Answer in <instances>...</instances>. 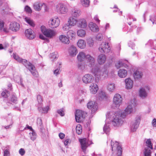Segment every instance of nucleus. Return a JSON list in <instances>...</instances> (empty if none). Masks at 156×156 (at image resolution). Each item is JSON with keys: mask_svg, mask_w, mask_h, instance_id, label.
Wrapping results in <instances>:
<instances>
[{"mask_svg": "<svg viewBox=\"0 0 156 156\" xmlns=\"http://www.w3.org/2000/svg\"><path fill=\"white\" fill-rule=\"evenodd\" d=\"M77 20L73 18H70L68 20V24L69 26H74L77 25Z\"/></svg>", "mask_w": 156, "mask_h": 156, "instance_id": "32", "label": "nucleus"}, {"mask_svg": "<svg viewBox=\"0 0 156 156\" xmlns=\"http://www.w3.org/2000/svg\"><path fill=\"white\" fill-rule=\"evenodd\" d=\"M87 41L88 44L90 47L93 46L94 45V41L91 38H89L87 40Z\"/></svg>", "mask_w": 156, "mask_h": 156, "instance_id": "47", "label": "nucleus"}, {"mask_svg": "<svg viewBox=\"0 0 156 156\" xmlns=\"http://www.w3.org/2000/svg\"><path fill=\"white\" fill-rule=\"evenodd\" d=\"M134 105H128L124 112L121 113L122 117L123 118H125L128 115L132 113L134 111Z\"/></svg>", "mask_w": 156, "mask_h": 156, "instance_id": "13", "label": "nucleus"}, {"mask_svg": "<svg viewBox=\"0 0 156 156\" xmlns=\"http://www.w3.org/2000/svg\"><path fill=\"white\" fill-rule=\"evenodd\" d=\"M57 112L62 116H63L64 115V113L63 109L58 110L57 111Z\"/></svg>", "mask_w": 156, "mask_h": 156, "instance_id": "56", "label": "nucleus"}, {"mask_svg": "<svg viewBox=\"0 0 156 156\" xmlns=\"http://www.w3.org/2000/svg\"><path fill=\"white\" fill-rule=\"evenodd\" d=\"M106 122L108 119L110 120L111 123L115 127L120 126L123 123L122 118H124L122 116L121 113L119 112H110L106 115Z\"/></svg>", "mask_w": 156, "mask_h": 156, "instance_id": "1", "label": "nucleus"}, {"mask_svg": "<svg viewBox=\"0 0 156 156\" xmlns=\"http://www.w3.org/2000/svg\"><path fill=\"white\" fill-rule=\"evenodd\" d=\"M87 106L88 108L91 109L92 112H94L98 108L97 103L92 101L89 102Z\"/></svg>", "mask_w": 156, "mask_h": 156, "instance_id": "17", "label": "nucleus"}, {"mask_svg": "<svg viewBox=\"0 0 156 156\" xmlns=\"http://www.w3.org/2000/svg\"><path fill=\"white\" fill-rule=\"evenodd\" d=\"M126 87L127 89H130L133 86V81L130 78L126 79L125 80Z\"/></svg>", "mask_w": 156, "mask_h": 156, "instance_id": "24", "label": "nucleus"}, {"mask_svg": "<svg viewBox=\"0 0 156 156\" xmlns=\"http://www.w3.org/2000/svg\"><path fill=\"white\" fill-rule=\"evenodd\" d=\"M106 58L104 54H100L97 58V61L100 65L103 64L106 61Z\"/></svg>", "mask_w": 156, "mask_h": 156, "instance_id": "21", "label": "nucleus"}, {"mask_svg": "<svg viewBox=\"0 0 156 156\" xmlns=\"http://www.w3.org/2000/svg\"><path fill=\"white\" fill-rule=\"evenodd\" d=\"M11 101L12 103L16 104L17 103V98L15 95H13L11 97Z\"/></svg>", "mask_w": 156, "mask_h": 156, "instance_id": "48", "label": "nucleus"}, {"mask_svg": "<svg viewBox=\"0 0 156 156\" xmlns=\"http://www.w3.org/2000/svg\"><path fill=\"white\" fill-rule=\"evenodd\" d=\"M10 152L9 150L6 149L4 151V156H9Z\"/></svg>", "mask_w": 156, "mask_h": 156, "instance_id": "60", "label": "nucleus"}, {"mask_svg": "<svg viewBox=\"0 0 156 156\" xmlns=\"http://www.w3.org/2000/svg\"><path fill=\"white\" fill-rule=\"evenodd\" d=\"M98 49L101 53H107L110 52L111 48L108 43L103 42L100 45Z\"/></svg>", "mask_w": 156, "mask_h": 156, "instance_id": "10", "label": "nucleus"}, {"mask_svg": "<svg viewBox=\"0 0 156 156\" xmlns=\"http://www.w3.org/2000/svg\"><path fill=\"white\" fill-rule=\"evenodd\" d=\"M9 28L12 31H17L20 29V25L16 22H14L11 23Z\"/></svg>", "mask_w": 156, "mask_h": 156, "instance_id": "19", "label": "nucleus"}, {"mask_svg": "<svg viewBox=\"0 0 156 156\" xmlns=\"http://www.w3.org/2000/svg\"><path fill=\"white\" fill-rule=\"evenodd\" d=\"M56 34V33L55 30L48 29L44 35L47 37L51 38L55 36Z\"/></svg>", "mask_w": 156, "mask_h": 156, "instance_id": "18", "label": "nucleus"}, {"mask_svg": "<svg viewBox=\"0 0 156 156\" xmlns=\"http://www.w3.org/2000/svg\"><path fill=\"white\" fill-rule=\"evenodd\" d=\"M25 153V151L24 149L21 148L19 150V153L22 156Z\"/></svg>", "mask_w": 156, "mask_h": 156, "instance_id": "59", "label": "nucleus"}, {"mask_svg": "<svg viewBox=\"0 0 156 156\" xmlns=\"http://www.w3.org/2000/svg\"><path fill=\"white\" fill-rule=\"evenodd\" d=\"M37 126L40 127L41 129L42 128V122L41 119L40 118H38L37 121Z\"/></svg>", "mask_w": 156, "mask_h": 156, "instance_id": "49", "label": "nucleus"}, {"mask_svg": "<svg viewBox=\"0 0 156 156\" xmlns=\"http://www.w3.org/2000/svg\"><path fill=\"white\" fill-rule=\"evenodd\" d=\"M133 75L135 80H138L142 78L143 73L141 71L136 70L134 71Z\"/></svg>", "mask_w": 156, "mask_h": 156, "instance_id": "22", "label": "nucleus"}, {"mask_svg": "<svg viewBox=\"0 0 156 156\" xmlns=\"http://www.w3.org/2000/svg\"><path fill=\"white\" fill-rule=\"evenodd\" d=\"M115 66L117 69H118L122 66H123V65L122 62L121 61H118L115 64Z\"/></svg>", "mask_w": 156, "mask_h": 156, "instance_id": "54", "label": "nucleus"}, {"mask_svg": "<svg viewBox=\"0 0 156 156\" xmlns=\"http://www.w3.org/2000/svg\"><path fill=\"white\" fill-rule=\"evenodd\" d=\"M117 154L118 156H121L122 154V149L121 147H118Z\"/></svg>", "mask_w": 156, "mask_h": 156, "instance_id": "50", "label": "nucleus"}, {"mask_svg": "<svg viewBox=\"0 0 156 156\" xmlns=\"http://www.w3.org/2000/svg\"><path fill=\"white\" fill-rule=\"evenodd\" d=\"M111 146L112 147V151L113 150L114 148L115 149L118 148V147H121V146L119 145V143L118 142L115 141V143L112 142V141H111Z\"/></svg>", "mask_w": 156, "mask_h": 156, "instance_id": "37", "label": "nucleus"}, {"mask_svg": "<svg viewBox=\"0 0 156 156\" xmlns=\"http://www.w3.org/2000/svg\"><path fill=\"white\" fill-rule=\"evenodd\" d=\"M60 23V20L57 17H54L50 19L48 21L49 27L52 28H54L58 27Z\"/></svg>", "mask_w": 156, "mask_h": 156, "instance_id": "7", "label": "nucleus"}, {"mask_svg": "<svg viewBox=\"0 0 156 156\" xmlns=\"http://www.w3.org/2000/svg\"><path fill=\"white\" fill-rule=\"evenodd\" d=\"M78 46L81 49H84L86 47V43L83 40H79L77 43Z\"/></svg>", "mask_w": 156, "mask_h": 156, "instance_id": "30", "label": "nucleus"}, {"mask_svg": "<svg viewBox=\"0 0 156 156\" xmlns=\"http://www.w3.org/2000/svg\"><path fill=\"white\" fill-rule=\"evenodd\" d=\"M122 98L121 96L118 94H115L113 99V104L116 108L119 107L122 103Z\"/></svg>", "mask_w": 156, "mask_h": 156, "instance_id": "11", "label": "nucleus"}, {"mask_svg": "<svg viewBox=\"0 0 156 156\" xmlns=\"http://www.w3.org/2000/svg\"><path fill=\"white\" fill-rule=\"evenodd\" d=\"M90 90L91 93L95 94L98 90V87L96 83H92L90 86Z\"/></svg>", "mask_w": 156, "mask_h": 156, "instance_id": "23", "label": "nucleus"}, {"mask_svg": "<svg viewBox=\"0 0 156 156\" xmlns=\"http://www.w3.org/2000/svg\"><path fill=\"white\" fill-rule=\"evenodd\" d=\"M141 117L140 115H137L133 121L132 122L130 125V130L131 131L134 132L136 131L140 121Z\"/></svg>", "mask_w": 156, "mask_h": 156, "instance_id": "4", "label": "nucleus"}, {"mask_svg": "<svg viewBox=\"0 0 156 156\" xmlns=\"http://www.w3.org/2000/svg\"><path fill=\"white\" fill-rule=\"evenodd\" d=\"M68 52L70 56L74 57L76 55L78 51L76 47L72 45L68 48Z\"/></svg>", "mask_w": 156, "mask_h": 156, "instance_id": "16", "label": "nucleus"}, {"mask_svg": "<svg viewBox=\"0 0 156 156\" xmlns=\"http://www.w3.org/2000/svg\"><path fill=\"white\" fill-rule=\"evenodd\" d=\"M107 87L108 90L110 92H113L115 88V84L112 83H109L107 85Z\"/></svg>", "mask_w": 156, "mask_h": 156, "instance_id": "31", "label": "nucleus"}, {"mask_svg": "<svg viewBox=\"0 0 156 156\" xmlns=\"http://www.w3.org/2000/svg\"><path fill=\"white\" fill-rule=\"evenodd\" d=\"M81 145V147L83 151L85 153L87 147L92 144V142L89 141L86 138H84L79 139Z\"/></svg>", "mask_w": 156, "mask_h": 156, "instance_id": "9", "label": "nucleus"}, {"mask_svg": "<svg viewBox=\"0 0 156 156\" xmlns=\"http://www.w3.org/2000/svg\"><path fill=\"white\" fill-rule=\"evenodd\" d=\"M89 26L90 30L94 32L98 31V29L96 24L93 22H90L89 23Z\"/></svg>", "mask_w": 156, "mask_h": 156, "instance_id": "28", "label": "nucleus"}, {"mask_svg": "<svg viewBox=\"0 0 156 156\" xmlns=\"http://www.w3.org/2000/svg\"><path fill=\"white\" fill-rule=\"evenodd\" d=\"M146 146L147 147L150 148L151 149H153V144L151 143V139H147L146 141Z\"/></svg>", "mask_w": 156, "mask_h": 156, "instance_id": "42", "label": "nucleus"}, {"mask_svg": "<svg viewBox=\"0 0 156 156\" xmlns=\"http://www.w3.org/2000/svg\"><path fill=\"white\" fill-rule=\"evenodd\" d=\"M98 41H101L102 39V36L101 34H98L96 37Z\"/></svg>", "mask_w": 156, "mask_h": 156, "instance_id": "63", "label": "nucleus"}, {"mask_svg": "<svg viewBox=\"0 0 156 156\" xmlns=\"http://www.w3.org/2000/svg\"><path fill=\"white\" fill-rule=\"evenodd\" d=\"M4 27V23L2 21H0V30H1Z\"/></svg>", "mask_w": 156, "mask_h": 156, "instance_id": "62", "label": "nucleus"}, {"mask_svg": "<svg viewBox=\"0 0 156 156\" xmlns=\"http://www.w3.org/2000/svg\"><path fill=\"white\" fill-rule=\"evenodd\" d=\"M77 34L78 36L80 37H84L86 34V31L83 29H80L77 30Z\"/></svg>", "mask_w": 156, "mask_h": 156, "instance_id": "34", "label": "nucleus"}, {"mask_svg": "<svg viewBox=\"0 0 156 156\" xmlns=\"http://www.w3.org/2000/svg\"><path fill=\"white\" fill-rule=\"evenodd\" d=\"M25 35L27 38L29 39H33L35 37V35L34 31L31 29L25 30Z\"/></svg>", "mask_w": 156, "mask_h": 156, "instance_id": "15", "label": "nucleus"}, {"mask_svg": "<svg viewBox=\"0 0 156 156\" xmlns=\"http://www.w3.org/2000/svg\"><path fill=\"white\" fill-rule=\"evenodd\" d=\"M86 56L87 65L90 68L97 65L95 63V59L93 56L89 54L87 55Z\"/></svg>", "mask_w": 156, "mask_h": 156, "instance_id": "12", "label": "nucleus"}, {"mask_svg": "<svg viewBox=\"0 0 156 156\" xmlns=\"http://www.w3.org/2000/svg\"><path fill=\"white\" fill-rule=\"evenodd\" d=\"M150 148L145 147L144 151V156H151V151Z\"/></svg>", "mask_w": 156, "mask_h": 156, "instance_id": "38", "label": "nucleus"}, {"mask_svg": "<svg viewBox=\"0 0 156 156\" xmlns=\"http://www.w3.org/2000/svg\"><path fill=\"white\" fill-rule=\"evenodd\" d=\"M76 35V32L72 30H69L67 33V36L70 39H74Z\"/></svg>", "mask_w": 156, "mask_h": 156, "instance_id": "27", "label": "nucleus"}, {"mask_svg": "<svg viewBox=\"0 0 156 156\" xmlns=\"http://www.w3.org/2000/svg\"><path fill=\"white\" fill-rule=\"evenodd\" d=\"M127 72L126 70L124 69H120L118 72L119 76L121 78H124L126 76Z\"/></svg>", "mask_w": 156, "mask_h": 156, "instance_id": "29", "label": "nucleus"}, {"mask_svg": "<svg viewBox=\"0 0 156 156\" xmlns=\"http://www.w3.org/2000/svg\"><path fill=\"white\" fill-rule=\"evenodd\" d=\"M87 114L85 112L80 110H76L75 116L76 121L78 122H80L82 121Z\"/></svg>", "mask_w": 156, "mask_h": 156, "instance_id": "6", "label": "nucleus"}, {"mask_svg": "<svg viewBox=\"0 0 156 156\" xmlns=\"http://www.w3.org/2000/svg\"><path fill=\"white\" fill-rule=\"evenodd\" d=\"M38 109L39 112L44 113H46L49 110V107L48 106H47L43 108H38Z\"/></svg>", "mask_w": 156, "mask_h": 156, "instance_id": "40", "label": "nucleus"}, {"mask_svg": "<svg viewBox=\"0 0 156 156\" xmlns=\"http://www.w3.org/2000/svg\"><path fill=\"white\" fill-rule=\"evenodd\" d=\"M81 3L82 5L85 7H87L89 5L90 1L89 0H81Z\"/></svg>", "mask_w": 156, "mask_h": 156, "instance_id": "43", "label": "nucleus"}, {"mask_svg": "<svg viewBox=\"0 0 156 156\" xmlns=\"http://www.w3.org/2000/svg\"><path fill=\"white\" fill-rule=\"evenodd\" d=\"M43 6L42 4H40L38 2L35 3L34 5V9L37 11H39L41 9V8Z\"/></svg>", "mask_w": 156, "mask_h": 156, "instance_id": "35", "label": "nucleus"}, {"mask_svg": "<svg viewBox=\"0 0 156 156\" xmlns=\"http://www.w3.org/2000/svg\"><path fill=\"white\" fill-rule=\"evenodd\" d=\"M152 124L153 126L156 127V119L154 118L152 121Z\"/></svg>", "mask_w": 156, "mask_h": 156, "instance_id": "64", "label": "nucleus"}, {"mask_svg": "<svg viewBox=\"0 0 156 156\" xmlns=\"http://www.w3.org/2000/svg\"><path fill=\"white\" fill-rule=\"evenodd\" d=\"M30 139L33 141L35 140L37 138V134L34 130L30 132L29 133Z\"/></svg>", "mask_w": 156, "mask_h": 156, "instance_id": "39", "label": "nucleus"}, {"mask_svg": "<svg viewBox=\"0 0 156 156\" xmlns=\"http://www.w3.org/2000/svg\"><path fill=\"white\" fill-rule=\"evenodd\" d=\"M25 10L27 12L30 13L32 12L31 9L30 8L29 6L27 5L25 8Z\"/></svg>", "mask_w": 156, "mask_h": 156, "instance_id": "58", "label": "nucleus"}, {"mask_svg": "<svg viewBox=\"0 0 156 156\" xmlns=\"http://www.w3.org/2000/svg\"><path fill=\"white\" fill-rule=\"evenodd\" d=\"M37 100L39 104H41L43 101V98L39 94L37 95Z\"/></svg>", "mask_w": 156, "mask_h": 156, "instance_id": "51", "label": "nucleus"}, {"mask_svg": "<svg viewBox=\"0 0 156 156\" xmlns=\"http://www.w3.org/2000/svg\"><path fill=\"white\" fill-rule=\"evenodd\" d=\"M78 68L81 70H83L85 68V65L84 63H79L78 66Z\"/></svg>", "mask_w": 156, "mask_h": 156, "instance_id": "53", "label": "nucleus"}, {"mask_svg": "<svg viewBox=\"0 0 156 156\" xmlns=\"http://www.w3.org/2000/svg\"><path fill=\"white\" fill-rule=\"evenodd\" d=\"M94 80L92 75L90 74L85 75L82 78L83 82L85 83H92Z\"/></svg>", "mask_w": 156, "mask_h": 156, "instance_id": "14", "label": "nucleus"}, {"mask_svg": "<svg viewBox=\"0 0 156 156\" xmlns=\"http://www.w3.org/2000/svg\"><path fill=\"white\" fill-rule=\"evenodd\" d=\"M150 90V87L148 86H145L140 88L139 92V95L140 98L142 99L146 98L148 96Z\"/></svg>", "mask_w": 156, "mask_h": 156, "instance_id": "5", "label": "nucleus"}, {"mask_svg": "<svg viewBox=\"0 0 156 156\" xmlns=\"http://www.w3.org/2000/svg\"><path fill=\"white\" fill-rule=\"evenodd\" d=\"M90 71L95 77L98 80L104 75H105V76L108 74V72L106 70L100 67L97 64L91 68Z\"/></svg>", "mask_w": 156, "mask_h": 156, "instance_id": "3", "label": "nucleus"}, {"mask_svg": "<svg viewBox=\"0 0 156 156\" xmlns=\"http://www.w3.org/2000/svg\"><path fill=\"white\" fill-rule=\"evenodd\" d=\"M76 133L78 134H81L82 132V126L80 124L77 125L76 127Z\"/></svg>", "mask_w": 156, "mask_h": 156, "instance_id": "44", "label": "nucleus"}, {"mask_svg": "<svg viewBox=\"0 0 156 156\" xmlns=\"http://www.w3.org/2000/svg\"><path fill=\"white\" fill-rule=\"evenodd\" d=\"M7 121L9 122V126H4V128L6 129L10 128L13 124L12 119V117H10L8 118L7 119Z\"/></svg>", "mask_w": 156, "mask_h": 156, "instance_id": "45", "label": "nucleus"}, {"mask_svg": "<svg viewBox=\"0 0 156 156\" xmlns=\"http://www.w3.org/2000/svg\"><path fill=\"white\" fill-rule=\"evenodd\" d=\"M110 129L109 127V125L108 123H106L103 127V130L107 134L110 131Z\"/></svg>", "mask_w": 156, "mask_h": 156, "instance_id": "46", "label": "nucleus"}, {"mask_svg": "<svg viewBox=\"0 0 156 156\" xmlns=\"http://www.w3.org/2000/svg\"><path fill=\"white\" fill-rule=\"evenodd\" d=\"M80 14V11L79 9H75L72 11V14L75 17L79 16Z\"/></svg>", "mask_w": 156, "mask_h": 156, "instance_id": "36", "label": "nucleus"}, {"mask_svg": "<svg viewBox=\"0 0 156 156\" xmlns=\"http://www.w3.org/2000/svg\"><path fill=\"white\" fill-rule=\"evenodd\" d=\"M9 92L7 90H5L2 92L1 94L3 97L6 98L8 97V94H9Z\"/></svg>", "mask_w": 156, "mask_h": 156, "instance_id": "52", "label": "nucleus"}, {"mask_svg": "<svg viewBox=\"0 0 156 156\" xmlns=\"http://www.w3.org/2000/svg\"><path fill=\"white\" fill-rule=\"evenodd\" d=\"M47 30V29H46L45 27L44 26H42L41 27V30L43 34H44L46 31Z\"/></svg>", "mask_w": 156, "mask_h": 156, "instance_id": "57", "label": "nucleus"}, {"mask_svg": "<svg viewBox=\"0 0 156 156\" xmlns=\"http://www.w3.org/2000/svg\"><path fill=\"white\" fill-rule=\"evenodd\" d=\"M77 26L81 28H85L87 26L86 20L84 19H80L77 20Z\"/></svg>", "mask_w": 156, "mask_h": 156, "instance_id": "20", "label": "nucleus"}, {"mask_svg": "<svg viewBox=\"0 0 156 156\" xmlns=\"http://www.w3.org/2000/svg\"><path fill=\"white\" fill-rule=\"evenodd\" d=\"M70 28L69 25L67 24H64L62 27V29L64 31H67Z\"/></svg>", "mask_w": 156, "mask_h": 156, "instance_id": "55", "label": "nucleus"}, {"mask_svg": "<svg viewBox=\"0 0 156 156\" xmlns=\"http://www.w3.org/2000/svg\"><path fill=\"white\" fill-rule=\"evenodd\" d=\"M51 56L52 58L55 59L57 58L58 56L57 54H56L55 53H52L51 54Z\"/></svg>", "mask_w": 156, "mask_h": 156, "instance_id": "61", "label": "nucleus"}, {"mask_svg": "<svg viewBox=\"0 0 156 156\" xmlns=\"http://www.w3.org/2000/svg\"><path fill=\"white\" fill-rule=\"evenodd\" d=\"M24 20L31 27H34L35 26L34 21L30 18L26 17L25 18Z\"/></svg>", "mask_w": 156, "mask_h": 156, "instance_id": "33", "label": "nucleus"}, {"mask_svg": "<svg viewBox=\"0 0 156 156\" xmlns=\"http://www.w3.org/2000/svg\"><path fill=\"white\" fill-rule=\"evenodd\" d=\"M13 56L14 58L17 61L23 64L30 71L32 75L35 77L38 76V73L36 70L35 66L30 62L25 59H23L16 54L13 53Z\"/></svg>", "mask_w": 156, "mask_h": 156, "instance_id": "2", "label": "nucleus"}, {"mask_svg": "<svg viewBox=\"0 0 156 156\" xmlns=\"http://www.w3.org/2000/svg\"><path fill=\"white\" fill-rule=\"evenodd\" d=\"M99 99L100 100H103L106 98V96L105 93L102 91L100 92L98 94Z\"/></svg>", "mask_w": 156, "mask_h": 156, "instance_id": "41", "label": "nucleus"}, {"mask_svg": "<svg viewBox=\"0 0 156 156\" xmlns=\"http://www.w3.org/2000/svg\"><path fill=\"white\" fill-rule=\"evenodd\" d=\"M86 55H87L84 52H80L77 56L78 60L81 62L83 61L86 59Z\"/></svg>", "mask_w": 156, "mask_h": 156, "instance_id": "25", "label": "nucleus"}, {"mask_svg": "<svg viewBox=\"0 0 156 156\" xmlns=\"http://www.w3.org/2000/svg\"><path fill=\"white\" fill-rule=\"evenodd\" d=\"M56 11L59 14H65L67 12L68 9L65 5L60 3L56 5Z\"/></svg>", "mask_w": 156, "mask_h": 156, "instance_id": "8", "label": "nucleus"}, {"mask_svg": "<svg viewBox=\"0 0 156 156\" xmlns=\"http://www.w3.org/2000/svg\"><path fill=\"white\" fill-rule=\"evenodd\" d=\"M59 38L61 42L64 44H68L70 43V41L68 38L65 35H60Z\"/></svg>", "mask_w": 156, "mask_h": 156, "instance_id": "26", "label": "nucleus"}]
</instances>
